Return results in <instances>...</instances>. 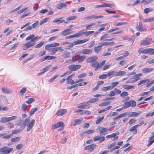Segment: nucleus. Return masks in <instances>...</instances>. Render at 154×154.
Wrapping results in <instances>:
<instances>
[{
  "mask_svg": "<svg viewBox=\"0 0 154 154\" xmlns=\"http://www.w3.org/2000/svg\"><path fill=\"white\" fill-rule=\"evenodd\" d=\"M30 121V120L29 118H28L26 119L23 122V124L24 125L23 128H24L26 125L27 126V128L26 129L27 131H29L32 129L35 122V120L34 119H32L31 122Z\"/></svg>",
  "mask_w": 154,
  "mask_h": 154,
  "instance_id": "obj_1",
  "label": "nucleus"
},
{
  "mask_svg": "<svg viewBox=\"0 0 154 154\" xmlns=\"http://www.w3.org/2000/svg\"><path fill=\"white\" fill-rule=\"evenodd\" d=\"M123 108L126 109L130 106L134 107L136 105V102L134 100H130L124 103Z\"/></svg>",
  "mask_w": 154,
  "mask_h": 154,
  "instance_id": "obj_2",
  "label": "nucleus"
},
{
  "mask_svg": "<svg viewBox=\"0 0 154 154\" xmlns=\"http://www.w3.org/2000/svg\"><path fill=\"white\" fill-rule=\"evenodd\" d=\"M58 128H61L58 129L59 131H61L64 128V123L62 122H60L53 125L52 126V128L53 129H56Z\"/></svg>",
  "mask_w": 154,
  "mask_h": 154,
  "instance_id": "obj_3",
  "label": "nucleus"
},
{
  "mask_svg": "<svg viewBox=\"0 0 154 154\" xmlns=\"http://www.w3.org/2000/svg\"><path fill=\"white\" fill-rule=\"evenodd\" d=\"M35 44V42H34L33 39H31L29 42L26 43L23 45V49L24 50L27 49L34 46Z\"/></svg>",
  "mask_w": 154,
  "mask_h": 154,
  "instance_id": "obj_4",
  "label": "nucleus"
},
{
  "mask_svg": "<svg viewBox=\"0 0 154 154\" xmlns=\"http://www.w3.org/2000/svg\"><path fill=\"white\" fill-rule=\"evenodd\" d=\"M50 52H51V54H55L57 51H60V52H62L64 51V49L62 47H59L56 48H51L49 49V50H46Z\"/></svg>",
  "mask_w": 154,
  "mask_h": 154,
  "instance_id": "obj_5",
  "label": "nucleus"
},
{
  "mask_svg": "<svg viewBox=\"0 0 154 154\" xmlns=\"http://www.w3.org/2000/svg\"><path fill=\"white\" fill-rule=\"evenodd\" d=\"M152 43V39L150 38H147L141 41L140 44V45H146Z\"/></svg>",
  "mask_w": 154,
  "mask_h": 154,
  "instance_id": "obj_6",
  "label": "nucleus"
},
{
  "mask_svg": "<svg viewBox=\"0 0 154 154\" xmlns=\"http://www.w3.org/2000/svg\"><path fill=\"white\" fill-rule=\"evenodd\" d=\"M13 149L10 148L8 147H5L1 149V152L2 153V154L9 153L11 152Z\"/></svg>",
  "mask_w": 154,
  "mask_h": 154,
  "instance_id": "obj_7",
  "label": "nucleus"
},
{
  "mask_svg": "<svg viewBox=\"0 0 154 154\" xmlns=\"http://www.w3.org/2000/svg\"><path fill=\"white\" fill-rule=\"evenodd\" d=\"M81 67V65H74L72 64L69 66L68 68L71 71H75L78 69H80Z\"/></svg>",
  "mask_w": 154,
  "mask_h": 154,
  "instance_id": "obj_8",
  "label": "nucleus"
},
{
  "mask_svg": "<svg viewBox=\"0 0 154 154\" xmlns=\"http://www.w3.org/2000/svg\"><path fill=\"white\" fill-rule=\"evenodd\" d=\"M60 45L59 43H54L51 44H48L45 45V50H49L51 48H53L56 47H58Z\"/></svg>",
  "mask_w": 154,
  "mask_h": 154,
  "instance_id": "obj_9",
  "label": "nucleus"
},
{
  "mask_svg": "<svg viewBox=\"0 0 154 154\" xmlns=\"http://www.w3.org/2000/svg\"><path fill=\"white\" fill-rule=\"evenodd\" d=\"M105 139L104 137H101L99 135L96 136L93 138L94 141H99L100 143H101L104 141Z\"/></svg>",
  "mask_w": 154,
  "mask_h": 154,
  "instance_id": "obj_10",
  "label": "nucleus"
},
{
  "mask_svg": "<svg viewBox=\"0 0 154 154\" xmlns=\"http://www.w3.org/2000/svg\"><path fill=\"white\" fill-rule=\"evenodd\" d=\"M154 70V69L152 68H144L141 69V71L144 73L151 72Z\"/></svg>",
  "mask_w": 154,
  "mask_h": 154,
  "instance_id": "obj_11",
  "label": "nucleus"
},
{
  "mask_svg": "<svg viewBox=\"0 0 154 154\" xmlns=\"http://www.w3.org/2000/svg\"><path fill=\"white\" fill-rule=\"evenodd\" d=\"M100 131V134L101 135H104L107 134L108 131V128H104L103 127L99 128Z\"/></svg>",
  "mask_w": 154,
  "mask_h": 154,
  "instance_id": "obj_12",
  "label": "nucleus"
},
{
  "mask_svg": "<svg viewBox=\"0 0 154 154\" xmlns=\"http://www.w3.org/2000/svg\"><path fill=\"white\" fill-rule=\"evenodd\" d=\"M67 110L66 109H63L59 110L56 113V115L57 116H61L66 113Z\"/></svg>",
  "mask_w": 154,
  "mask_h": 154,
  "instance_id": "obj_13",
  "label": "nucleus"
},
{
  "mask_svg": "<svg viewBox=\"0 0 154 154\" xmlns=\"http://www.w3.org/2000/svg\"><path fill=\"white\" fill-rule=\"evenodd\" d=\"M119 134V133L117 132L116 133H114L111 135H107L106 136V137L107 138H111L112 137H114V139H113V140H116L118 138V136H116L118 135Z\"/></svg>",
  "mask_w": 154,
  "mask_h": 154,
  "instance_id": "obj_14",
  "label": "nucleus"
},
{
  "mask_svg": "<svg viewBox=\"0 0 154 154\" xmlns=\"http://www.w3.org/2000/svg\"><path fill=\"white\" fill-rule=\"evenodd\" d=\"M137 31L140 32L145 31L146 30V28L144 27L141 23H139V24L138 26L136 27Z\"/></svg>",
  "mask_w": 154,
  "mask_h": 154,
  "instance_id": "obj_15",
  "label": "nucleus"
},
{
  "mask_svg": "<svg viewBox=\"0 0 154 154\" xmlns=\"http://www.w3.org/2000/svg\"><path fill=\"white\" fill-rule=\"evenodd\" d=\"M154 138V132H152L151 136L149 137V140L148 141L149 143L147 145V146H149L151 145L153 142H154V139L152 140Z\"/></svg>",
  "mask_w": 154,
  "mask_h": 154,
  "instance_id": "obj_16",
  "label": "nucleus"
},
{
  "mask_svg": "<svg viewBox=\"0 0 154 154\" xmlns=\"http://www.w3.org/2000/svg\"><path fill=\"white\" fill-rule=\"evenodd\" d=\"M98 59V57L96 56L91 57L88 58L87 60V62L88 63L94 62L96 61Z\"/></svg>",
  "mask_w": 154,
  "mask_h": 154,
  "instance_id": "obj_17",
  "label": "nucleus"
},
{
  "mask_svg": "<svg viewBox=\"0 0 154 154\" xmlns=\"http://www.w3.org/2000/svg\"><path fill=\"white\" fill-rule=\"evenodd\" d=\"M96 146V144H91L86 146L84 149L86 150H88L89 151H92Z\"/></svg>",
  "mask_w": 154,
  "mask_h": 154,
  "instance_id": "obj_18",
  "label": "nucleus"
},
{
  "mask_svg": "<svg viewBox=\"0 0 154 154\" xmlns=\"http://www.w3.org/2000/svg\"><path fill=\"white\" fill-rule=\"evenodd\" d=\"M70 52L65 51L62 53V56L64 58H68L70 57Z\"/></svg>",
  "mask_w": 154,
  "mask_h": 154,
  "instance_id": "obj_19",
  "label": "nucleus"
},
{
  "mask_svg": "<svg viewBox=\"0 0 154 154\" xmlns=\"http://www.w3.org/2000/svg\"><path fill=\"white\" fill-rule=\"evenodd\" d=\"M93 52L92 49H84L81 51V53L83 54H89Z\"/></svg>",
  "mask_w": 154,
  "mask_h": 154,
  "instance_id": "obj_20",
  "label": "nucleus"
},
{
  "mask_svg": "<svg viewBox=\"0 0 154 154\" xmlns=\"http://www.w3.org/2000/svg\"><path fill=\"white\" fill-rule=\"evenodd\" d=\"M103 17V16L102 15L96 16L95 15H93L89 16L86 17V19L87 20H89L92 18L94 19H97L99 18Z\"/></svg>",
  "mask_w": 154,
  "mask_h": 154,
  "instance_id": "obj_21",
  "label": "nucleus"
},
{
  "mask_svg": "<svg viewBox=\"0 0 154 154\" xmlns=\"http://www.w3.org/2000/svg\"><path fill=\"white\" fill-rule=\"evenodd\" d=\"M2 91L3 93L6 94H10L12 93L11 90L5 87H2Z\"/></svg>",
  "mask_w": 154,
  "mask_h": 154,
  "instance_id": "obj_22",
  "label": "nucleus"
},
{
  "mask_svg": "<svg viewBox=\"0 0 154 154\" xmlns=\"http://www.w3.org/2000/svg\"><path fill=\"white\" fill-rule=\"evenodd\" d=\"M70 29H69L64 30L61 32L60 35L63 36H65L71 34V33L69 32Z\"/></svg>",
  "mask_w": 154,
  "mask_h": 154,
  "instance_id": "obj_23",
  "label": "nucleus"
},
{
  "mask_svg": "<svg viewBox=\"0 0 154 154\" xmlns=\"http://www.w3.org/2000/svg\"><path fill=\"white\" fill-rule=\"evenodd\" d=\"M141 113V112H131L128 116L129 117H134L137 116Z\"/></svg>",
  "mask_w": 154,
  "mask_h": 154,
  "instance_id": "obj_24",
  "label": "nucleus"
},
{
  "mask_svg": "<svg viewBox=\"0 0 154 154\" xmlns=\"http://www.w3.org/2000/svg\"><path fill=\"white\" fill-rule=\"evenodd\" d=\"M67 6V4L64 3H60L57 5L56 7L58 9H61L63 8H66Z\"/></svg>",
  "mask_w": 154,
  "mask_h": 154,
  "instance_id": "obj_25",
  "label": "nucleus"
},
{
  "mask_svg": "<svg viewBox=\"0 0 154 154\" xmlns=\"http://www.w3.org/2000/svg\"><path fill=\"white\" fill-rule=\"evenodd\" d=\"M150 80L149 79L143 80L141 81L138 84V86L143 84H146L149 82Z\"/></svg>",
  "mask_w": 154,
  "mask_h": 154,
  "instance_id": "obj_26",
  "label": "nucleus"
},
{
  "mask_svg": "<svg viewBox=\"0 0 154 154\" xmlns=\"http://www.w3.org/2000/svg\"><path fill=\"white\" fill-rule=\"evenodd\" d=\"M122 88L126 90H130L131 89L135 88L134 86L131 85H124L122 86Z\"/></svg>",
  "mask_w": 154,
  "mask_h": 154,
  "instance_id": "obj_27",
  "label": "nucleus"
},
{
  "mask_svg": "<svg viewBox=\"0 0 154 154\" xmlns=\"http://www.w3.org/2000/svg\"><path fill=\"white\" fill-rule=\"evenodd\" d=\"M11 136L12 134L7 135L5 133L1 134V137H2V138L4 139H8L11 138Z\"/></svg>",
  "mask_w": 154,
  "mask_h": 154,
  "instance_id": "obj_28",
  "label": "nucleus"
},
{
  "mask_svg": "<svg viewBox=\"0 0 154 154\" xmlns=\"http://www.w3.org/2000/svg\"><path fill=\"white\" fill-rule=\"evenodd\" d=\"M108 76L112 75L113 76H117V72L113 71H110L107 73Z\"/></svg>",
  "mask_w": 154,
  "mask_h": 154,
  "instance_id": "obj_29",
  "label": "nucleus"
},
{
  "mask_svg": "<svg viewBox=\"0 0 154 154\" xmlns=\"http://www.w3.org/2000/svg\"><path fill=\"white\" fill-rule=\"evenodd\" d=\"M62 18L56 19L53 21V22L58 23H61L65 22V20H62Z\"/></svg>",
  "mask_w": 154,
  "mask_h": 154,
  "instance_id": "obj_30",
  "label": "nucleus"
},
{
  "mask_svg": "<svg viewBox=\"0 0 154 154\" xmlns=\"http://www.w3.org/2000/svg\"><path fill=\"white\" fill-rule=\"evenodd\" d=\"M101 45L99 44V45L97 46H95L94 48V50L96 53L99 52L101 49Z\"/></svg>",
  "mask_w": 154,
  "mask_h": 154,
  "instance_id": "obj_31",
  "label": "nucleus"
},
{
  "mask_svg": "<svg viewBox=\"0 0 154 154\" xmlns=\"http://www.w3.org/2000/svg\"><path fill=\"white\" fill-rule=\"evenodd\" d=\"M143 75V74L141 73H138L135 74V75L133 76L135 78V79L137 81L140 79V76H142Z\"/></svg>",
  "mask_w": 154,
  "mask_h": 154,
  "instance_id": "obj_32",
  "label": "nucleus"
},
{
  "mask_svg": "<svg viewBox=\"0 0 154 154\" xmlns=\"http://www.w3.org/2000/svg\"><path fill=\"white\" fill-rule=\"evenodd\" d=\"M87 103H83L78 106L77 107L78 108L85 109V108L87 106Z\"/></svg>",
  "mask_w": 154,
  "mask_h": 154,
  "instance_id": "obj_33",
  "label": "nucleus"
},
{
  "mask_svg": "<svg viewBox=\"0 0 154 154\" xmlns=\"http://www.w3.org/2000/svg\"><path fill=\"white\" fill-rule=\"evenodd\" d=\"M130 131H133V133L134 134H135L137 133V131L136 128L134 126L131 127L129 130Z\"/></svg>",
  "mask_w": 154,
  "mask_h": 154,
  "instance_id": "obj_34",
  "label": "nucleus"
},
{
  "mask_svg": "<svg viewBox=\"0 0 154 154\" xmlns=\"http://www.w3.org/2000/svg\"><path fill=\"white\" fill-rule=\"evenodd\" d=\"M1 99L2 101L6 104H7L8 100L7 98L5 96H1Z\"/></svg>",
  "mask_w": 154,
  "mask_h": 154,
  "instance_id": "obj_35",
  "label": "nucleus"
},
{
  "mask_svg": "<svg viewBox=\"0 0 154 154\" xmlns=\"http://www.w3.org/2000/svg\"><path fill=\"white\" fill-rule=\"evenodd\" d=\"M84 35V32L82 31L79 32L77 33L74 34L75 37H79Z\"/></svg>",
  "mask_w": 154,
  "mask_h": 154,
  "instance_id": "obj_36",
  "label": "nucleus"
},
{
  "mask_svg": "<svg viewBox=\"0 0 154 154\" xmlns=\"http://www.w3.org/2000/svg\"><path fill=\"white\" fill-rule=\"evenodd\" d=\"M137 81L135 79V78L133 76H131L130 79H129L128 81L126 82L127 83H128V82H130L131 83H134Z\"/></svg>",
  "mask_w": 154,
  "mask_h": 154,
  "instance_id": "obj_37",
  "label": "nucleus"
},
{
  "mask_svg": "<svg viewBox=\"0 0 154 154\" xmlns=\"http://www.w3.org/2000/svg\"><path fill=\"white\" fill-rule=\"evenodd\" d=\"M98 100V99L96 98H92L87 101V103H91L97 102Z\"/></svg>",
  "mask_w": 154,
  "mask_h": 154,
  "instance_id": "obj_38",
  "label": "nucleus"
},
{
  "mask_svg": "<svg viewBox=\"0 0 154 154\" xmlns=\"http://www.w3.org/2000/svg\"><path fill=\"white\" fill-rule=\"evenodd\" d=\"M109 90H112L111 86H108L106 87H105L102 88V90L104 91H105Z\"/></svg>",
  "mask_w": 154,
  "mask_h": 154,
  "instance_id": "obj_39",
  "label": "nucleus"
},
{
  "mask_svg": "<svg viewBox=\"0 0 154 154\" xmlns=\"http://www.w3.org/2000/svg\"><path fill=\"white\" fill-rule=\"evenodd\" d=\"M126 74V72L125 71H119L117 72V76L124 75Z\"/></svg>",
  "mask_w": 154,
  "mask_h": 154,
  "instance_id": "obj_40",
  "label": "nucleus"
},
{
  "mask_svg": "<svg viewBox=\"0 0 154 154\" xmlns=\"http://www.w3.org/2000/svg\"><path fill=\"white\" fill-rule=\"evenodd\" d=\"M148 53L150 55L154 54V48H148Z\"/></svg>",
  "mask_w": 154,
  "mask_h": 154,
  "instance_id": "obj_41",
  "label": "nucleus"
},
{
  "mask_svg": "<svg viewBox=\"0 0 154 154\" xmlns=\"http://www.w3.org/2000/svg\"><path fill=\"white\" fill-rule=\"evenodd\" d=\"M1 122L2 123H6L8 122V118L7 117H3L1 118Z\"/></svg>",
  "mask_w": 154,
  "mask_h": 154,
  "instance_id": "obj_42",
  "label": "nucleus"
},
{
  "mask_svg": "<svg viewBox=\"0 0 154 154\" xmlns=\"http://www.w3.org/2000/svg\"><path fill=\"white\" fill-rule=\"evenodd\" d=\"M94 31H88L84 32V35L86 36H88L92 33H94Z\"/></svg>",
  "mask_w": 154,
  "mask_h": 154,
  "instance_id": "obj_43",
  "label": "nucleus"
},
{
  "mask_svg": "<svg viewBox=\"0 0 154 154\" xmlns=\"http://www.w3.org/2000/svg\"><path fill=\"white\" fill-rule=\"evenodd\" d=\"M96 24V23H94L88 25L86 26V30H89L91 28L92 26H94Z\"/></svg>",
  "mask_w": 154,
  "mask_h": 154,
  "instance_id": "obj_44",
  "label": "nucleus"
},
{
  "mask_svg": "<svg viewBox=\"0 0 154 154\" xmlns=\"http://www.w3.org/2000/svg\"><path fill=\"white\" fill-rule=\"evenodd\" d=\"M126 22H119V23H115L114 24V26H118L123 25L125 24H126Z\"/></svg>",
  "mask_w": 154,
  "mask_h": 154,
  "instance_id": "obj_45",
  "label": "nucleus"
},
{
  "mask_svg": "<svg viewBox=\"0 0 154 154\" xmlns=\"http://www.w3.org/2000/svg\"><path fill=\"white\" fill-rule=\"evenodd\" d=\"M110 102V101H107L105 102H103L100 103L99 105V106H105L109 105Z\"/></svg>",
  "mask_w": 154,
  "mask_h": 154,
  "instance_id": "obj_46",
  "label": "nucleus"
},
{
  "mask_svg": "<svg viewBox=\"0 0 154 154\" xmlns=\"http://www.w3.org/2000/svg\"><path fill=\"white\" fill-rule=\"evenodd\" d=\"M119 82H112L111 83L112 86H111L112 89L114 88L116 86L118 85L119 84Z\"/></svg>",
  "mask_w": 154,
  "mask_h": 154,
  "instance_id": "obj_47",
  "label": "nucleus"
},
{
  "mask_svg": "<svg viewBox=\"0 0 154 154\" xmlns=\"http://www.w3.org/2000/svg\"><path fill=\"white\" fill-rule=\"evenodd\" d=\"M24 128H23L22 130L18 129L17 130H14L12 131V133L11 134H12V135L13 134H17L18 133H20L22 131V130H23Z\"/></svg>",
  "mask_w": 154,
  "mask_h": 154,
  "instance_id": "obj_48",
  "label": "nucleus"
},
{
  "mask_svg": "<svg viewBox=\"0 0 154 154\" xmlns=\"http://www.w3.org/2000/svg\"><path fill=\"white\" fill-rule=\"evenodd\" d=\"M20 137H17L11 139V141L12 142H16L20 140Z\"/></svg>",
  "mask_w": 154,
  "mask_h": 154,
  "instance_id": "obj_49",
  "label": "nucleus"
},
{
  "mask_svg": "<svg viewBox=\"0 0 154 154\" xmlns=\"http://www.w3.org/2000/svg\"><path fill=\"white\" fill-rule=\"evenodd\" d=\"M104 118V116H103L101 117H100L97 119L96 121V123L97 124H98L100 123L101 121H102Z\"/></svg>",
  "mask_w": 154,
  "mask_h": 154,
  "instance_id": "obj_50",
  "label": "nucleus"
},
{
  "mask_svg": "<svg viewBox=\"0 0 154 154\" xmlns=\"http://www.w3.org/2000/svg\"><path fill=\"white\" fill-rule=\"evenodd\" d=\"M37 109L38 108L37 107H35L32 109L30 113V115L31 116L35 112L37 111Z\"/></svg>",
  "mask_w": 154,
  "mask_h": 154,
  "instance_id": "obj_51",
  "label": "nucleus"
},
{
  "mask_svg": "<svg viewBox=\"0 0 154 154\" xmlns=\"http://www.w3.org/2000/svg\"><path fill=\"white\" fill-rule=\"evenodd\" d=\"M45 43L44 42L41 41L35 47L36 48H39L41 47Z\"/></svg>",
  "mask_w": 154,
  "mask_h": 154,
  "instance_id": "obj_52",
  "label": "nucleus"
},
{
  "mask_svg": "<svg viewBox=\"0 0 154 154\" xmlns=\"http://www.w3.org/2000/svg\"><path fill=\"white\" fill-rule=\"evenodd\" d=\"M109 34L107 33H106L103 35L100 38V40L101 41L105 40V38H106L108 36Z\"/></svg>",
  "mask_w": 154,
  "mask_h": 154,
  "instance_id": "obj_53",
  "label": "nucleus"
},
{
  "mask_svg": "<svg viewBox=\"0 0 154 154\" xmlns=\"http://www.w3.org/2000/svg\"><path fill=\"white\" fill-rule=\"evenodd\" d=\"M107 76H108L107 74H104L100 75L99 76V78L100 79H105L106 78Z\"/></svg>",
  "mask_w": 154,
  "mask_h": 154,
  "instance_id": "obj_54",
  "label": "nucleus"
},
{
  "mask_svg": "<svg viewBox=\"0 0 154 154\" xmlns=\"http://www.w3.org/2000/svg\"><path fill=\"white\" fill-rule=\"evenodd\" d=\"M77 17L76 16H70L67 18L66 19L68 21L74 20L76 19Z\"/></svg>",
  "mask_w": 154,
  "mask_h": 154,
  "instance_id": "obj_55",
  "label": "nucleus"
},
{
  "mask_svg": "<svg viewBox=\"0 0 154 154\" xmlns=\"http://www.w3.org/2000/svg\"><path fill=\"white\" fill-rule=\"evenodd\" d=\"M85 57H86L85 55H82L81 56L78 60V62H81L83 61Z\"/></svg>",
  "mask_w": 154,
  "mask_h": 154,
  "instance_id": "obj_56",
  "label": "nucleus"
},
{
  "mask_svg": "<svg viewBox=\"0 0 154 154\" xmlns=\"http://www.w3.org/2000/svg\"><path fill=\"white\" fill-rule=\"evenodd\" d=\"M153 11V9L151 8H146L144 10V13H147L149 12L152 11Z\"/></svg>",
  "mask_w": 154,
  "mask_h": 154,
  "instance_id": "obj_57",
  "label": "nucleus"
},
{
  "mask_svg": "<svg viewBox=\"0 0 154 154\" xmlns=\"http://www.w3.org/2000/svg\"><path fill=\"white\" fill-rule=\"evenodd\" d=\"M17 118V116H12L11 117H8V122L9 121L15 120Z\"/></svg>",
  "mask_w": 154,
  "mask_h": 154,
  "instance_id": "obj_58",
  "label": "nucleus"
},
{
  "mask_svg": "<svg viewBox=\"0 0 154 154\" xmlns=\"http://www.w3.org/2000/svg\"><path fill=\"white\" fill-rule=\"evenodd\" d=\"M59 76L58 75H56L54 76L51 79L49 80L48 82H51L53 81L56 78H57Z\"/></svg>",
  "mask_w": 154,
  "mask_h": 154,
  "instance_id": "obj_59",
  "label": "nucleus"
},
{
  "mask_svg": "<svg viewBox=\"0 0 154 154\" xmlns=\"http://www.w3.org/2000/svg\"><path fill=\"white\" fill-rule=\"evenodd\" d=\"M48 18H45L44 19L42 20H41L40 21V23H39V25H42L45 22H46L48 20Z\"/></svg>",
  "mask_w": 154,
  "mask_h": 154,
  "instance_id": "obj_60",
  "label": "nucleus"
},
{
  "mask_svg": "<svg viewBox=\"0 0 154 154\" xmlns=\"http://www.w3.org/2000/svg\"><path fill=\"white\" fill-rule=\"evenodd\" d=\"M128 95V93L126 91L123 92L121 94L120 96L122 97H124L125 96H126Z\"/></svg>",
  "mask_w": 154,
  "mask_h": 154,
  "instance_id": "obj_61",
  "label": "nucleus"
},
{
  "mask_svg": "<svg viewBox=\"0 0 154 154\" xmlns=\"http://www.w3.org/2000/svg\"><path fill=\"white\" fill-rule=\"evenodd\" d=\"M38 23L39 22L37 21L35 23H33L31 26L32 29L36 28L38 25Z\"/></svg>",
  "mask_w": 154,
  "mask_h": 154,
  "instance_id": "obj_62",
  "label": "nucleus"
},
{
  "mask_svg": "<svg viewBox=\"0 0 154 154\" xmlns=\"http://www.w3.org/2000/svg\"><path fill=\"white\" fill-rule=\"evenodd\" d=\"M87 75V74L85 73L80 74L78 75V77L79 78H82L86 77Z\"/></svg>",
  "mask_w": 154,
  "mask_h": 154,
  "instance_id": "obj_63",
  "label": "nucleus"
},
{
  "mask_svg": "<svg viewBox=\"0 0 154 154\" xmlns=\"http://www.w3.org/2000/svg\"><path fill=\"white\" fill-rule=\"evenodd\" d=\"M35 101L34 99L33 98H30L28 100L26 101V103L29 104H30Z\"/></svg>",
  "mask_w": 154,
  "mask_h": 154,
  "instance_id": "obj_64",
  "label": "nucleus"
}]
</instances>
